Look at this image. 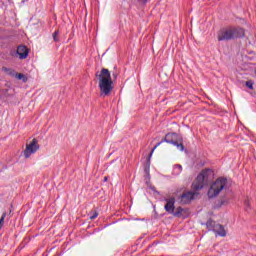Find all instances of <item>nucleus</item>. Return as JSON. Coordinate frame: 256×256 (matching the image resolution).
I'll use <instances>...</instances> for the list:
<instances>
[{
	"label": "nucleus",
	"mask_w": 256,
	"mask_h": 256,
	"mask_svg": "<svg viewBox=\"0 0 256 256\" xmlns=\"http://www.w3.org/2000/svg\"><path fill=\"white\" fill-rule=\"evenodd\" d=\"M193 199H195V193L193 192L189 191L181 195V203H183V205H187L188 203H191Z\"/></svg>",
	"instance_id": "9"
},
{
	"label": "nucleus",
	"mask_w": 256,
	"mask_h": 256,
	"mask_svg": "<svg viewBox=\"0 0 256 256\" xmlns=\"http://www.w3.org/2000/svg\"><path fill=\"white\" fill-rule=\"evenodd\" d=\"M181 141H182V139H180V142L176 140V141L173 143V145H174L175 147H177V149H179V151H185V146H183V143H182Z\"/></svg>",
	"instance_id": "13"
},
{
	"label": "nucleus",
	"mask_w": 256,
	"mask_h": 256,
	"mask_svg": "<svg viewBox=\"0 0 256 256\" xmlns=\"http://www.w3.org/2000/svg\"><path fill=\"white\" fill-rule=\"evenodd\" d=\"M104 181H107V177H104Z\"/></svg>",
	"instance_id": "22"
},
{
	"label": "nucleus",
	"mask_w": 256,
	"mask_h": 256,
	"mask_svg": "<svg viewBox=\"0 0 256 256\" xmlns=\"http://www.w3.org/2000/svg\"><path fill=\"white\" fill-rule=\"evenodd\" d=\"M2 69L5 71V73H9V75H12L10 68L3 67Z\"/></svg>",
	"instance_id": "18"
},
{
	"label": "nucleus",
	"mask_w": 256,
	"mask_h": 256,
	"mask_svg": "<svg viewBox=\"0 0 256 256\" xmlns=\"http://www.w3.org/2000/svg\"><path fill=\"white\" fill-rule=\"evenodd\" d=\"M5 217H7V212H4L0 218V231L3 229V226L5 225Z\"/></svg>",
	"instance_id": "14"
},
{
	"label": "nucleus",
	"mask_w": 256,
	"mask_h": 256,
	"mask_svg": "<svg viewBox=\"0 0 256 256\" xmlns=\"http://www.w3.org/2000/svg\"><path fill=\"white\" fill-rule=\"evenodd\" d=\"M227 186L226 178H218L209 188L208 190V197L209 199H215L222 190L225 189Z\"/></svg>",
	"instance_id": "3"
},
{
	"label": "nucleus",
	"mask_w": 256,
	"mask_h": 256,
	"mask_svg": "<svg viewBox=\"0 0 256 256\" xmlns=\"http://www.w3.org/2000/svg\"><path fill=\"white\" fill-rule=\"evenodd\" d=\"M245 207H246V211H249V209H251V206L249 205L248 200L245 201Z\"/></svg>",
	"instance_id": "19"
},
{
	"label": "nucleus",
	"mask_w": 256,
	"mask_h": 256,
	"mask_svg": "<svg viewBox=\"0 0 256 256\" xmlns=\"http://www.w3.org/2000/svg\"><path fill=\"white\" fill-rule=\"evenodd\" d=\"M58 35H59V31H55V32L53 33V39H54V41H55L56 43L59 41Z\"/></svg>",
	"instance_id": "16"
},
{
	"label": "nucleus",
	"mask_w": 256,
	"mask_h": 256,
	"mask_svg": "<svg viewBox=\"0 0 256 256\" xmlns=\"http://www.w3.org/2000/svg\"><path fill=\"white\" fill-rule=\"evenodd\" d=\"M139 3H143L145 5V3H147V0H137Z\"/></svg>",
	"instance_id": "21"
},
{
	"label": "nucleus",
	"mask_w": 256,
	"mask_h": 256,
	"mask_svg": "<svg viewBox=\"0 0 256 256\" xmlns=\"http://www.w3.org/2000/svg\"><path fill=\"white\" fill-rule=\"evenodd\" d=\"M185 210L182 208V207H178V208H176V210H173V213H172V215L174 216V217H183V212H184Z\"/></svg>",
	"instance_id": "11"
},
{
	"label": "nucleus",
	"mask_w": 256,
	"mask_h": 256,
	"mask_svg": "<svg viewBox=\"0 0 256 256\" xmlns=\"http://www.w3.org/2000/svg\"><path fill=\"white\" fill-rule=\"evenodd\" d=\"M39 151V141L37 138H34L29 144L26 145V149L24 150V157L29 159L31 155H35Z\"/></svg>",
	"instance_id": "6"
},
{
	"label": "nucleus",
	"mask_w": 256,
	"mask_h": 256,
	"mask_svg": "<svg viewBox=\"0 0 256 256\" xmlns=\"http://www.w3.org/2000/svg\"><path fill=\"white\" fill-rule=\"evenodd\" d=\"M253 85H254L253 81L251 80L246 81V87H248V89L253 90Z\"/></svg>",
	"instance_id": "15"
},
{
	"label": "nucleus",
	"mask_w": 256,
	"mask_h": 256,
	"mask_svg": "<svg viewBox=\"0 0 256 256\" xmlns=\"http://www.w3.org/2000/svg\"><path fill=\"white\" fill-rule=\"evenodd\" d=\"M218 41H231L245 37V30L240 27L224 28L218 32Z\"/></svg>",
	"instance_id": "2"
},
{
	"label": "nucleus",
	"mask_w": 256,
	"mask_h": 256,
	"mask_svg": "<svg viewBox=\"0 0 256 256\" xmlns=\"http://www.w3.org/2000/svg\"><path fill=\"white\" fill-rule=\"evenodd\" d=\"M182 171H183V166H181V164L174 165V175H181Z\"/></svg>",
	"instance_id": "12"
},
{
	"label": "nucleus",
	"mask_w": 256,
	"mask_h": 256,
	"mask_svg": "<svg viewBox=\"0 0 256 256\" xmlns=\"http://www.w3.org/2000/svg\"><path fill=\"white\" fill-rule=\"evenodd\" d=\"M205 181H207V171H202L192 183V189L194 191H201L205 187Z\"/></svg>",
	"instance_id": "7"
},
{
	"label": "nucleus",
	"mask_w": 256,
	"mask_h": 256,
	"mask_svg": "<svg viewBox=\"0 0 256 256\" xmlns=\"http://www.w3.org/2000/svg\"><path fill=\"white\" fill-rule=\"evenodd\" d=\"M16 77H17V79H23V77H25V75H23V74H16Z\"/></svg>",
	"instance_id": "20"
},
{
	"label": "nucleus",
	"mask_w": 256,
	"mask_h": 256,
	"mask_svg": "<svg viewBox=\"0 0 256 256\" xmlns=\"http://www.w3.org/2000/svg\"><path fill=\"white\" fill-rule=\"evenodd\" d=\"M98 78V87L100 89V97H109L113 91V80L111 79V72L109 69L103 68L101 72L96 73Z\"/></svg>",
	"instance_id": "1"
},
{
	"label": "nucleus",
	"mask_w": 256,
	"mask_h": 256,
	"mask_svg": "<svg viewBox=\"0 0 256 256\" xmlns=\"http://www.w3.org/2000/svg\"><path fill=\"white\" fill-rule=\"evenodd\" d=\"M165 201L166 204L164 206V209L167 213L172 215L173 211H175V198H166Z\"/></svg>",
	"instance_id": "8"
},
{
	"label": "nucleus",
	"mask_w": 256,
	"mask_h": 256,
	"mask_svg": "<svg viewBox=\"0 0 256 256\" xmlns=\"http://www.w3.org/2000/svg\"><path fill=\"white\" fill-rule=\"evenodd\" d=\"M16 53L17 55H19V59H27V57H29V51L27 50V46H19Z\"/></svg>",
	"instance_id": "10"
},
{
	"label": "nucleus",
	"mask_w": 256,
	"mask_h": 256,
	"mask_svg": "<svg viewBox=\"0 0 256 256\" xmlns=\"http://www.w3.org/2000/svg\"><path fill=\"white\" fill-rule=\"evenodd\" d=\"M97 217H99V213L94 212L93 215L90 216V219H91V220L97 219Z\"/></svg>",
	"instance_id": "17"
},
{
	"label": "nucleus",
	"mask_w": 256,
	"mask_h": 256,
	"mask_svg": "<svg viewBox=\"0 0 256 256\" xmlns=\"http://www.w3.org/2000/svg\"><path fill=\"white\" fill-rule=\"evenodd\" d=\"M179 139V135L177 133H168L165 135L164 139L160 142H158L154 148L151 150L149 157H148V163H151V157H153V153L155 152V149L161 145V143H170V145H173L177 140Z\"/></svg>",
	"instance_id": "4"
},
{
	"label": "nucleus",
	"mask_w": 256,
	"mask_h": 256,
	"mask_svg": "<svg viewBox=\"0 0 256 256\" xmlns=\"http://www.w3.org/2000/svg\"><path fill=\"white\" fill-rule=\"evenodd\" d=\"M207 229L209 231H213L214 233H217L220 237H226L227 231H225V228L221 224H216L213 220H208L206 223Z\"/></svg>",
	"instance_id": "5"
}]
</instances>
